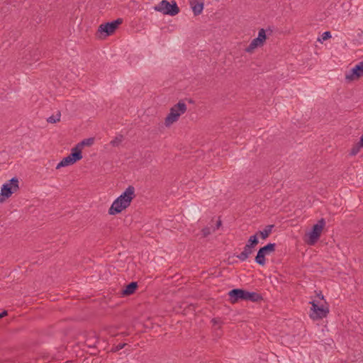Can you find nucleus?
I'll return each mask as SVG.
<instances>
[{
    "mask_svg": "<svg viewBox=\"0 0 363 363\" xmlns=\"http://www.w3.org/2000/svg\"><path fill=\"white\" fill-rule=\"evenodd\" d=\"M134 197L135 188L133 186H129L125 191L113 202L108 210V213L110 215H116L121 213L130 206Z\"/></svg>",
    "mask_w": 363,
    "mask_h": 363,
    "instance_id": "f257e3e1",
    "label": "nucleus"
},
{
    "mask_svg": "<svg viewBox=\"0 0 363 363\" xmlns=\"http://www.w3.org/2000/svg\"><path fill=\"white\" fill-rule=\"evenodd\" d=\"M154 10L171 16H176L179 13V8L175 1H172L170 4L167 0H162L154 7Z\"/></svg>",
    "mask_w": 363,
    "mask_h": 363,
    "instance_id": "20e7f679",
    "label": "nucleus"
},
{
    "mask_svg": "<svg viewBox=\"0 0 363 363\" xmlns=\"http://www.w3.org/2000/svg\"><path fill=\"white\" fill-rule=\"evenodd\" d=\"M330 38H331V34L329 31H326V32H324L323 34H322V39H318L319 41H321V40H326L328 39H329Z\"/></svg>",
    "mask_w": 363,
    "mask_h": 363,
    "instance_id": "b1692460",
    "label": "nucleus"
},
{
    "mask_svg": "<svg viewBox=\"0 0 363 363\" xmlns=\"http://www.w3.org/2000/svg\"><path fill=\"white\" fill-rule=\"evenodd\" d=\"M310 303L311 304L310 317L313 320L322 319L326 317L328 314L329 308L328 306H325L323 305L319 306L314 301H311Z\"/></svg>",
    "mask_w": 363,
    "mask_h": 363,
    "instance_id": "6e6552de",
    "label": "nucleus"
},
{
    "mask_svg": "<svg viewBox=\"0 0 363 363\" xmlns=\"http://www.w3.org/2000/svg\"><path fill=\"white\" fill-rule=\"evenodd\" d=\"M258 242L259 240L257 238V234H255L250 237V238L247 240V245L254 248L258 244Z\"/></svg>",
    "mask_w": 363,
    "mask_h": 363,
    "instance_id": "6ab92c4d",
    "label": "nucleus"
},
{
    "mask_svg": "<svg viewBox=\"0 0 363 363\" xmlns=\"http://www.w3.org/2000/svg\"><path fill=\"white\" fill-rule=\"evenodd\" d=\"M60 113L57 112L55 115H52L48 118L47 121L50 123H55L60 121Z\"/></svg>",
    "mask_w": 363,
    "mask_h": 363,
    "instance_id": "aec40b11",
    "label": "nucleus"
},
{
    "mask_svg": "<svg viewBox=\"0 0 363 363\" xmlns=\"http://www.w3.org/2000/svg\"><path fill=\"white\" fill-rule=\"evenodd\" d=\"M220 225H221V221H220V220H218V221L217 222V225H217V228H218L220 227Z\"/></svg>",
    "mask_w": 363,
    "mask_h": 363,
    "instance_id": "cd10ccee",
    "label": "nucleus"
},
{
    "mask_svg": "<svg viewBox=\"0 0 363 363\" xmlns=\"http://www.w3.org/2000/svg\"><path fill=\"white\" fill-rule=\"evenodd\" d=\"M71 157L72 160L75 163L77 161L80 160L82 158V150L79 146H75L71 150V153L68 155Z\"/></svg>",
    "mask_w": 363,
    "mask_h": 363,
    "instance_id": "ddd939ff",
    "label": "nucleus"
},
{
    "mask_svg": "<svg viewBox=\"0 0 363 363\" xmlns=\"http://www.w3.org/2000/svg\"><path fill=\"white\" fill-rule=\"evenodd\" d=\"M266 38H267V36H266L265 30L264 28H261L259 30L258 36L252 40V42L250 43V45L245 48V51L247 52H252V51L255 48L263 45Z\"/></svg>",
    "mask_w": 363,
    "mask_h": 363,
    "instance_id": "9d476101",
    "label": "nucleus"
},
{
    "mask_svg": "<svg viewBox=\"0 0 363 363\" xmlns=\"http://www.w3.org/2000/svg\"><path fill=\"white\" fill-rule=\"evenodd\" d=\"M74 162L72 160L71 157L68 156L64 157L57 165L56 169H58L61 167H67L71 164H73Z\"/></svg>",
    "mask_w": 363,
    "mask_h": 363,
    "instance_id": "f3484780",
    "label": "nucleus"
},
{
    "mask_svg": "<svg viewBox=\"0 0 363 363\" xmlns=\"http://www.w3.org/2000/svg\"><path fill=\"white\" fill-rule=\"evenodd\" d=\"M274 227V225H267L264 230L258 231L256 234L257 235H259L263 240H265L269 236Z\"/></svg>",
    "mask_w": 363,
    "mask_h": 363,
    "instance_id": "dca6fc26",
    "label": "nucleus"
},
{
    "mask_svg": "<svg viewBox=\"0 0 363 363\" xmlns=\"http://www.w3.org/2000/svg\"><path fill=\"white\" fill-rule=\"evenodd\" d=\"M123 22L121 18H117L116 20L108 22L99 26L98 31L100 33H105V36H108L111 35L116 29L121 25Z\"/></svg>",
    "mask_w": 363,
    "mask_h": 363,
    "instance_id": "1a4fd4ad",
    "label": "nucleus"
},
{
    "mask_svg": "<svg viewBox=\"0 0 363 363\" xmlns=\"http://www.w3.org/2000/svg\"><path fill=\"white\" fill-rule=\"evenodd\" d=\"M94 142V139L93 138H89L79 143L77 146H79V148L82 150L84 146H91Z\"/></svg>",
    "mask_w": 363,
    "mask_h": 363,
    "instance_id": "a211bd4d",
    "label": "nucleus"
},
{
    "mask_svg": "<svg viewBox=\"0 0 363 363\" xmlns=\"http://www.w3.org/2000/svg\"><path fill=\"white\" fill-rule=\"evenodd\" d=\"M253 248L250 247V245H245L243 251L238 255L236 257L240 260V261H245L249 256L252 253Z\"/></svg>",
    "mask_w": 363,
    "mask_h": 363,
    "instance_id": "4468645a",
    "label": "nucleus"
},
{
    "mask_svg": "<svg viewBox=\"0 0 363 363\" xmlns=\"http://www.w3.org/2000/svg\"><path fill=\"white\" fill-rule=\"evenodd\" d=\"M6 315H7V311H4L2 313H0V318L4 317Z\"/></svg>",
    "mask_w": 363,
    "mask_h": 363,
    "instance_id": "a878e982",
    "label": "nucleus"
},
{
    "mask_svg": "<svg viewBox=\"0 0 363 363\" xmlns=\"http://www.w3.org/2000/svg\"><path fill=\"white\" fill-rule=\"evenodd\" d=\"M203 0H190V5L195 16L201 13L203 9Z\"/></svg>",
    "mask_w": 363,
    "mask_h": 363,
    "instance_id": "f8f14e48",
    "label": "nucleus"
},
{
    "mask_svg": "<svg viewBox=\"0 0 363 363\" xmlns=\"http://www.w3.org/2000/svg\"><path fill=\"white\" fill-rule=\"evenodd\" d=\"M202 231H203V234L205 237L211 233L210 228H206L203 229Z\"/></svg>",
    "mask_w": 363,
    "mask_h": 363,
    "instance_id": "393cba45",
    "label": "nucleus"
},
{
    "mask_svg": "<svg viewBox=\"0 0 363 363\" xmlns=\"http://www.w3.org/2000/svg\"><path fill=\"white\" fill-rule=\"evenodd\" d=\"M138 287V284L136 282H130L128 284L124 289L122 291V294L123 296H128L133 294Z\"/></svg>",
    "mask_w": 363,
    "mask_h": 363,
    "instance_id": "2eb2a0df",
    "label": "nucleus"
},
{
    "mask_svg": "<svg viewBox=\"0 0 363 363\" xmlns=\"http://www.w3.org/2000/svg\"><path fill=\"white\" fill-rule=\"evenodd\" d=\"M19 182L18 178L13 177L12 179H9L7 182L3 184L1 189V194L6 199H9L11 196V195L16 192L18 189Z\"/></svg>",
    "mask_w": 363,
    "mask_h": 363,
    "instance_id": "39448f33",
    "label": "nucleus"
},
{
    "mask_svg": "<svg viewBox=\"0 0 363 363\" xmlns=\"http://www.w3.org/2000/svg\"><path fill=\"white\" fill-rule=\"evenodd\" d=\"M6 199L0 194V203L4 202Z\"/></svg>",
    "mask_w": 363,
    "mask_h": 363,
    "instance_id": "bb28decb",
    "label": "nucleus"
},
{
    "mask_svg": "<svg viewBox=\"0 0 363 363\" xmlns=\"http://www.w3.org/2000/svg\"><path fill=\"white\" fill-rule=\"evenodd\" d=\"M231 303H235L239 300L251 301L257 302L262 299V296L256 292H250L241 289H234L228 292Z\"/></svg>",
    "mask_w": 363,
    "mask_h": 363,
    "instance_id": "f03ea898",
    "label": "nucleus"
},
{
    "mask_svg": "<svg viewBox=\"0 0 363 363\" xmlns=\"http://www.w3.org/2000/svg\"><path fill=\"white\" fill-rule=\"evenodd\" d=\"M186 111V105L182 101H179L177 104L171 108L169 113L165 118V125L169 126L177 121L179 116Z\"/></svg>",
    "mask_w": 363,
    "mask_h": 363,
    "instance_id": "7ed1b4c3",
    "label": "nucleus"
},
{
    "mask_svg": "<svg viewBox=\"0 0 363 363\" xmlns=\"http://www.w3.org/2000/svg\"><path fill=\"white\" fill-rule=\"evenodd\" d=\"M325 225V221L324 218L320 219L316 224L313 226L311 232L308 233V239L307 240L308 244L312 245H314L319 239L323 228Z\"/></svg>",
    "mask_w": 363,
    "mask_h": 363,
    "instance_id": "423d86ee",
    "label": "nucleus"
},
{
    "mask_svg": "<svg viewBox=\"0 0 363 363\" xmlns=\"http://www.w3.org/2000/svg\"><path fill=\"white\" fill-rule=\"evenodd\" d=\"M363 76V60L356 65L350 71L349 74H347L345 78L348 81H353L359 79Z\"/></svg>",
    "mask_w": 363,
    "mask_h": 363,
    "instance_id": "9b49d317",
    "label": "nucleus"
},
{
    "mask_svg": "<svg viewBox=\"0 0 363 363\" xmlns=\"http://www.w3.org/2000/svg\"><path fill=\"white\" fill-rule=\"evenodd\" d=\"M123 140V136L120 135L116 136L113 140L111 141V145L113 147L118 146Z\"/></svg>",
    "mask_w": 363,
    "mask_h": 363,
    "instance_id": "4be33fe9",
    "label": "nucleus"
},
{
    "mask_svg": "<svg viewBox=\"0 0 363 363\" xmlns=\"http://www.w3.org/2000/svg\"><path fill=\"white\" fill-rule=\"evenodd\" d=\"M363 146H360V141H359L357 144L354 145L350 150V155L354 156L359 153L360 149L362 148Z\"/></svg>",
    "mask_w": 363,
    "mask_h": 363,
    "instance_id": "412c9836",
    "label": "nucleus"
},
{
    "mask_svg": "<svg viewBox=\"0 0 363 363\" xmlns=\"http://www.w3.org/2000/svg\"><path fill=\"white\" fill-rule=\"evenodd\" d=\"M126 345L125 343H123V344H118V345L113 347L112 349H111V351L113 352H116L121 350H122L125 346Z\"/></svg>",
    "mask_w": 363,
    "mask_h": 363,
    "instance_id": "5701e85b",
    "label": "nucleus"
},
{
    "mask_svg": "<svg viewBox=\"0 0 363 363\" xmlns=\"http://www.w3.org/2000/svg\"><path fill=\"white\" fill-rule=\"evenodd\" d=\"M275 243H269L259 248L255 259V262L259 265L264 266L266 264L265 256L274 252L275 251Z\"/></svg>",
    "mask_w": 363,
    "mask_h": 363,
    "instance_id": "0eeeda50",
    "label": "nucleus"
}]
</instances>
